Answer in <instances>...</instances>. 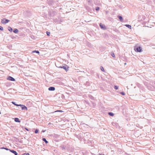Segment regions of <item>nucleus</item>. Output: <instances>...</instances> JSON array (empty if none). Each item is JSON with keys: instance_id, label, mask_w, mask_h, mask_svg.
Returning a JSON list of instances; mask_svg holds the SVG:
<instances>
[{"instance_id": "37", "label": "nucleus", "mask_w": 155, "mask_h": 155, "mask_svg": "<svg viewBox=\"0 0 155 155\" xmlns=\"http://www.w3.org/2000/svg\"><path fill=\"white\" fill-rule=\"evenodd\" d=\"M0 114H1V112L0 111Z\"/></svg>"}, {"instance_id": "11", "label": "nucleus", "mask_w": 155, "mask_h": 155, "mask_svg": "<svg viewBox=\"0 0 155 155\" xmlns=\"http://www.w3.org/2000/svg\"><path fill=\"white\" fill-rule=\"evenodd\" d=\"M10 150V152L14 153L15 155H18V153L16 151L13 150Z\"/></svg>"}, {"instance_id": "30", "label": "nucleus", "mask_w": 155, "mask_h": 155, "mask_svg": "<svg viewBox=\"0 0 155 155\" xmlns=\"http://www.w3.org/2000/svg\"><path fill=\"white\" fill-rule=\"evenodd\" d=\"M62 112V111L61 110H57L55 111L54 112Z\"/></svg>"}, {"instance_id": "6", "label": "nucleus", "mask_w": 155, "mask_h": 155, "mask_svg": "<svg viewBox=\"0 0 155 155\" xmlns=\"http://www.w3.org/2000/svg\"><path fill=\"white\" fill-rule=\"evenodd\" d=\"M7 79L12 81H15V79L14 78L10 76L8 77Z\"/></svg>"}, {"instance_id": "27", "label": "nucleus", "mask_w": 155, "mask_h": 155, "mask_svg": "<svg viewBox=\"0 0 155 155\" xmlns=\"http://www.w3.org/2000/svg\"><path fill=\"white\" fill-rule=\"evenodd\" d=\"M22 155H30V154L28 153H25Z\"/></svg>"}, {"instance_id": "21", "label": "nucleus", "mask_w": 155, "mask_h": 155, "mask_svg": "<svg viewBox=\"0 0 155 155\" xmlns=\"http://www.w3.org/2000/svg\"><path fill=\"white\" fill-rule=\"evenodd\" d=\"M95 10L97 11H98L99 10V7H96L95 8Z\"/></svg>"}, {"instance_id": "7", "label": "nucleus", "mask_w": 155, "mask_h": 155, "mask_svg": "<svg viewBox=\"0 0 155 155\" xmlns=\"http://www.w3.org/2000/svg\"><path fill=\"white\" fill-rule=\"evenodd\" d=\"M20 106H20L21 107V109L22 110H25L26 109V110H27V107L25 106V105H21V104H20Z\"/></svg>"}, {"instance_id": "1", "label": "nucleus", "mask_w": 155, "mask_h": 155, "mask_svg": "<svg viewBox=\"0 0 155 155\" xmlns=\"http://www.w3.org/2000/svg\"><path fill=\"white\" fill-rule=\"evenodd\" d=\"M58 67L61 68H62L64 69L66 71H67L68 70V67L67 65L65 64L62 65V66Z\"/></svg>"}, {"instance_id": "14", "label": "nucleus", "mask_w": 155, "mask_h": 155, "mask_svg": "<svg viewBox=\"0 0 155 155\" xmlns=\"http://www.w3.org/2000/svg\"><path fill=\"white\" fill-rule=\"evenodd\" d=\"M12 103L15 105L16 106H20V104H16L15 102H14V101H12Z\"/></svg>"}, {"instance_id": "10", "label": "nucleus", "mask_w": 155, "mask_h": 155, "mask_svg": "<svg viewBox=\"0 0 155 155\" xmlns=\"http://www.w3.org/2000/svg\"><path fill=\"white\" fill-rule=\"evenodd\" d=\"M48 89L50 91H54L55 90V88L54 87H51L48 88Z\"/></svg>"}, {"instance_id": "15", "label": "nucleus", "mask_w": 155, "mask_h": 155, "mask_svg": "<svg viewBox=\"0 0 155 155\" xmlns=\"http://www.w3.org/2000/svg\"><path fill=\"white\" fill-rule=\"evenodd\" d=\"M118 18L119 19L120 21H123V18L122 16H118Z\"/></svg>"}, {"instance_id": "22", "label": "nucleus", "mask_w": 155, "mask_h": 155, "mask_svg": "<svg viewBox=\"0 0 155 155\" xmlns=\"http://www.w3.org/2000/svg\"><path fill=\"white\" fill-rule=\"evenodd\" d=\"M111 55L113 57V58L114 57H115L114 54V53L113 52H111Z\"/></svg>"}, {"instance_id": "33", "label": "nucleus", "mask_w": 155, "mask_h": 155, "mask_svg": "<svg viewBox=\"0 0 155 155\" xmlns=\"http://www.w3.org/2000/svg\"><path fill=\"white\" fill-rule=\"evenodd\" d=\"M25 129H26V130H27V131H28V129H27V128H25Z\"/></svg>"}, {"instance_id": "13", "label": "nucleus", "mask_w": 155, "mask_h": 155, "mask_svg": "<svg viewBox=\"0 0 155 155\" xmlns=\"http://www.w3.org/2000/svg\"><path fill=\"white\" fill-rule=\"evenodd\" d=\"M13 31L15 33H17L18 32V30L17 29L15 28L14 30Z\"/></svg>"}, {"instance_id": "26", "label": "nucleus", "mask_w": 155, "mask_h": 155, "mask_svg": "<svg viewBox=\"0 0 155 155\" xmlns=\"http://www.w3.org/2000/svg\"><path fill=\"white\" fill-rule=\"evenodd\" d=\"M38 132V130L37 129H36L35 131V134H37Z\"/></svg>"}, {"instance_id": "23", "label": "nucleus", "mask_w": 155, "mask_h": 155, "mask_svg": "<svg viewBox=\"0 0 155 155\" xmlns=\"http://www.w3.org/2000/svg\"><path fill=\"white\" fill-rule=\"evenodd\" d=\"M101 70L103 71H104V69L103 68V67L102 66H101Z\"/></svg>"}, {"instance_id": "18", "label": "nucleus", "mask_w": 155, "mask_h": 155, "mask_svg": "<svg viewBox=\"0 0 155 155\" xmlns=\"http://www.w3.org/2000/svg\"><path fill=\"white\" fill-rule=\"evenodd\" d=\"M42 140L45 141V142L46 143H48V141L46 140V139L45 138H43Z\"/></svg>"}, {"instance_id": "25", "label": "nucleus", "mask_w": 155, "mask_h": 155, "mask_svg": "<svg viewBox=\"0 0 155 155\" xmlns=\"http://www.w3.org/2000/svg\"><path fill=\"white\" fill-rule=\"evenodd\" d=\"M114 88L115 90H117L118 89V87L117 86H114Z\"/></svg>"}, {"instance_id": "17", "label": "nucleus", "mask_w": 155, "mask_h": 155, "mask_svg": "<svg viewBox=\"0 0 155 155\" xmlns=\"http://www.w3.org/2000/svg\"><path fill=\"white\" fill-rule=\"evenodd\" d=\"M125 25L126 26L128 27V28L130 29H131V26L130 25Z\"/></svg>"}, {"instance_id": "4", "label": "nucleus", "mask_w": 155, "mask_h": 155, "mask_svg": "<svg viewBox=\"0 0 155 155\" xmlns=\"http://www.w3.org/2000/svg\"><path fill=\"white\" fill-rule=\"evenodd\" d=\"M9 21V20L5 18L2 19L1 23L3 24H5Z\"/></svg>"}, {"instance_id": "31", "label": "nucleus", "mask_w": 155, "mask_h": 155, "mask_svg": "<svg viewBox=\"0 0 155 155\" xmlns=\"http://www.w3.org/2000/svg\"><path fill=\"white\" fill-rule=\"evenodd\" d=\"M2 148V149H5V150H8V149L7 148Z\"/></svg>"}, {"instance_id": "20", "label": "nucleus", "mask_w": 155, "mask_h": 155, "mask_svg": "<svg viewBox=\"0 0 155 155\" xmlns=\"http://www.w3.org/2000/svg\"><path fill=\"white\" fill-rule=\"evenodd\" d=\"M35 52L37 53H38L39 54V52L38 51H32V53H34Z\"/></svg>"}, {"instance_id": "29", "label": "nucleus", "mask_w": 155, "mask_h": 155, "mask_svg": "<svg viewBox=\"0 0 155 155\" xmlns=\"http://www.w3.org/2000/svg\"><path fill=\"white\" fill-rule=\"evenodd\" d=\"M3 30V28L1 26H0V30L2 31V30Z\"/></svg>"}, {"instance_id": "36", "label": "nucleus", "mask_w": 155, "mask_h": 155, "mask_svg": "<svg viewBox=\"0 0 155 155\" xmlns=\"http://www.w3.org/2000/svg\"><path fill=\"white\" fill-rule=\"evenodd\" d=\"M87 134V133H84V134L85 135V134Z\"/></svg>"}, {"instance_id": "2", "label": "nucleus", "mask_w": 155, "mask_h": 155, "mask_svg": "<svg viewBox=\"0 0 155 155\" xmlns=\"http://www.w3.org/2000/svg\"><path fill=\"white\" fill-rule=\"evenodd\" d=\"M134 50L136 52H140L141 51L142 48L140 46L138 47H135L134 48Z\"/></svg>"}, {"instance_id": "19", "label": "nucleus", "mask_w": 155, "mask_h": 155, "mask_svg": "<svg viewBox=\"0 0 155 155\" xmlns=\"http://www.w3.org/2000/svg\"><path fill=\"white\" fill-rule=\"evenodd\" d=\"M108 115L110 116H113L114 115V114L112 112L108 113Z\"/></svg>"}, {"instance_id": "12", "label": "nucleus", "mask_w": 155, "mask_h": 155, "mask_svg": "<svg viewBox=\"0 0 155 155\" xmlns=\"http://www.w3.org/2000/svg\"><path fill=\"white\" fill-rule=\"evenodd\" d=\"M15 121L16 122H20V120H19V119L18 118H15L14 119Z\"/></svg>"}, {"instance_id": "35", "label": "nucleus", "mask_w": 155, "mask_h": 155, "mask_svg": "<svg viewBox=\"0 0 155 155\" xmlns=\"http://www.w3.org/2000/svg\"><path fill=\"white\" fill-rule=\"evenodd\" d=\"M45 131V130H44V131L43 130H42L43 132H44Z\"/></svg>"}, {"instance_id": "28", "label": "nucleus", "mask_w": 155, "mask_h": 155, "mask_svg": "<svg viewBox=\"0 0 155 155\" xmlns=\"http://www.w3.org/2000/svg\"><path fill=\"white\" fill-rule=\"evenodd\" d=\"M120 94H121L123 95H125V93L124 92H120Z\"/></svg>"}, {"instance_id": "5", "label": "nucleus", "mask_w": 155, "mask_h": 155, "mask_svg": "<svg viewBox=\"0 0 155 155\" xmlns=\"http://www.w3.org/2000/svg\"><path fill=\"white\" fill-rule=\"evenodd\" d=\"M47 3L49 5H52L54 3V0H48Z\"/></svg>"}, {"instance_id": "34", "label": "nucleus", "mask_w": 155, "mask_h": 155, "mask_svg": "<svg viewBox=\"0 0 155 155\" xmlns=\"http://www.w3.org/2000/svg\"><path fill=\"white\" fill-rule=\"evenodd\" d=\"M69 151V150H64V151Z\"/></svg>"}, {"instance_id": "16", "label": "nucleus", "mask_w": 155, "mask_h": 155, "mask_svg": "<svg viewBox=\"0 0 155 155\" xmlns=\"http://www.w3.org/2000/svg\"><path fill=\"white\" fill-rule=\"evenodd\" d=\"M8 29L10 32H12V29L10 27H8Z\"/></svg>"}, {"instance_id": "8", "label": "nucleus", "mask_w": 155, "mask_h": 155, "mask_svg": "<svg viewBox=\"0 0 155 155\" xmlns=\"http://www.w3.org/2000/svg\"><path fill=\"white\" fill-rule=\"evenodd\" d=\"M130 147L131 148V150L133 151H135V150L137 149L136 146H133V147Z\"/></svg>"}, {"instance_id": "9", "label": "nucleus", "mask_w": 155, "mask_h": 155, "mask_svg": "<svg viewBox=\"0 0 155 155\" xmlns=\"http://www.w3.org/2000/svg\"><path fill=\"white\" fill-rule=\"evenodd\" d=\"M100 26L101 28L104 30H105L106 29V27L105 25L102 24L101 23L100 24Z\"/></svg>"}, {"instance_id": "24", "label": "nucleus", "mask_w": 155, "mask_h": 155, "mask_svg": "<svg viewBox=\"0 0 155 155\" xmlns=\"http://www.w3.org/2000/svg\"><path fill=\"white\" fill-rule=\"evenodd\" d=\"M46 34H47V35L48 36H50V33L48 31H47L46 32Z\"/></svg>"}, {"instance_id": "3", "label": "nucleus", "mask_w": 155, "mask_h": 155, "mask_svg": "<svg viewBox=\"0 0 155 155\" xmlns=\"http://www.w3.org/2000/svg\"><path fill=\"white\" fill-rule=\"evenodd\" d=\"M75 136L79 140H82L83 139L82 134L81 133H80L78 135H75Z\"/></svg>"}, {"instance_id": "32", "label": "nucleus", "mask_w": 155, "mask_h": 155, "mask_svg": "<svg viewBox=\"0 0 155 155\" xmlns=\"http://www.w3.org/2000/svg\"><path fill=\"white\" fill-rule=\"evenodd\" d=\"M62 150H65V148L64 147H62Z\"/></svg>"}]
</instances>
